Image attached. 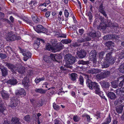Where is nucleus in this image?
<instances>
[{
  "mask_svg": "<svg viewBox=\"0 0 124 124\" xmlns=\"http://www.w3.org/2000/svg\"><path fill=\"white\" fill-rule=\"evenodd\" d=\"M4 63L6 64L5 66L10 69L11 71H13L16 70V67L13 64L8 62H5Z\"/></svg>",
  "mask_w": 124,
  "mask_h": 124,
  "instance_id": "obj_16",
  "label": "nucleus"
},
{
  "mask_svg": "<svg viewBox=\"0 0 124 124\" xmlns=\"http://www.w3.org/2000/svg\"><path fill=\"white\" fill-rule=\"evenodd\" d=\"M115 92L116 94L122 97L124 96V87L118 88L116 90Z\"/></svg>",
  "mask_w": 124,
  "mask_h": 124,
  "instance_id": "obj_15",
  "label": "nucleus"
},
{
  "mask_svg": "<svg viewBox=\"0 0 124 124\" xmlns=\"http://www.w3.org/2000/svg\"><path fill=\"white\" fill-rule=\"evenodd\" d=\"M112 52H110L106 54L105 59L106 61H107L109 62L110 64H113L115 61L116 58L112 57Z\"/></svg>",
  "mask_w": 124,
  "mask_h": 124,
  "instance_id": "obj_4",
  "label": "nucleus"
},
{
  "mask_svg": "<svg viewBox=\"0 0 124 124\" xmlns=\"http://www.w3.org/2000/svg\"><path fill=\"white\" fill-rule=\"evenodd\" d=\"M83 75L85 76V79H87L86 80H88V79H89V78L91 77V75H87L86 74H84Z\"/></svg>",
  "mask_w": 124,
  "mask_h": 124,
  "instance_id": "obj_59",
  "label": "nucleus"
},
{
  "mask_svg": "<svg viewBox=\"0 0 124 124\" xmlns=\"http://www.w3.org/2000/svg\"><path fill=\"white\" fill-rule=\"evenodd\" d=\"M30 117L29 115H27L24 117V120L27 122H29L30 119Z\"/></svg>",
  "mask_w": 124,
  "mask_h": 124,
  "instance_id": "obj_51",
  "label": "nucleus"
},
{
  "mask_svg": "<svg viewBox=\"0 0 124 124\" xmlns=\"http://www.w3.org/2000/svg\"><path fill=\"white\" fill-rule=\"evenodd\" d=\"M53 107L54 109L57 110H59L60 109V107L57 105L55 103L53 104Z\"/></svg>",
  "mask_w": 124,
  "mask_h": 124,
  "instance_id": "obj_42",
  "label": "nucleus"
},
{
  "mask_svg": "<svg viewBox=\"0 0 124 124\" xmlns=\"http://www.w3.org/2000/svg\"><path fill=\"white\" fill-rule=\"evenodd\" d=\"M55 60L56 62H59V60L62 58V57L60 54H55Z\"/></svg>",
  "mask_w": 124,
  "mask_h": 124,
  "instance_id": "obj_36",
  "label": "nucleus"
},
{
  "mask_svg": "<svg viewBox=\"0 0 124 124\" xmlns=\"http://www.w3.org/2000/svg\"><path fill=\"white\" fill-rule=\"evenodd\" d=\"M23 20L24 21L27 23H30L31 22V20L27 18L23 19Z\"/></svg>",
  "mask_w": 124,
  "mask_h": 124,
  "instance_id": "obj_56",
  "label": "nucleus"
},
{
  "mask_svg": "<svg viewBox=\"0 0 124 124\" xmlns=\"http://www.w3.org/2000/svg\"><path fill=\"white\" fill-rule=\"evenodd\" d=\"M98 8V10L99 12L102 14L105 17H107V15L104 10V8L103 7V4L102 3L100 5Z\"/></svg>",
  "mask_w": 124,
  "mask_h": 124,
  "instance_id": "obj_17",
  "label": "nucleus"
},
{
  "mask_svg": "<svg viewBox=\"0 0 124 124\" xmlns=\"http://www.w3.org/2000/svg\"><path fill=\"white\" fill-rule=\"evenodd\" d=\"M68 10L65 9L64 11V15L66 17H68L69 15V13L68 12Z\"/></svg>",
  "mask_w": 124,
  "mask_h": 124,
  "instance_id": "obj_50",
  "label": "nucleus"
},
{
  "mask_svg": "<svg viewBox=\"0 0 124 124\" xmlns=\"http://www.w3.org/2000/svg\"><path fill=\"white\" fill-rule=\"evenodd\" d=\"M120 72L124 73V64L121 65L119 67Z\"/></svg>",
  "mask_w": 124,
  "mask_h": 124,
  "instance_id": "obj_38",
  "label": "nucleus"
},
{
  "mask_svg": "<svg viewBox=\"0 0 124 124\" xmlns=\"http://www.w3.org/2000/svg\"><path fill=\"white\" fill-rule=\"evenodd\" d=\"M87 14L88 16H89V19L90 20H91L93 17L92 13L91 12H89L87 13Z\"/></svg>",
  "mask_w": 124,
  "mask_h": 124,
  "instance_id": "obj_55",
  "label": "nucleus"
},
{
  "mask_svg": "<svg viewBox=\"0 0 124 124\" xmlns=\"http://www.w3.org/2000/svg\"><path fill=\"white\" fill-rule=\"evenodd\" d=\"M71 40L70 39H67L62 40L61 41L62 42L63 44H66L70 43L71 42Z\"/></svg>",
  "mask_w": 124,
  "mask_h": 124,
  "instance_id": "obj_35",
  "label": "nucleus"
},
{
  "mask_svg": "<svg viewBox=\"0 0 124 124\" xmlns=\"http://www.w3.org/2000/svg\"><path fill=\"white\" fill-rule=\"evenodd\" d=\"M0 69L2 72V76L6 77L8 74V70L7 69L5 68L3 65H0Z\"/></svg>",
  "mask_w": 124,
  "mask_h": 124,
  "instance_id": "obj_13",
  "label": "nucleus"
},
{
  "mask_svg": "<svg viewBox=\"0 0 124 124\" xmlns=\"http://www.w3.org/2000/svg\"><path fill=\"white\" fill-rule=\"evenodd\" d=\"M78 46V43L76 42L71 43L70 46L71 47H77Z\"/></svg>",
  "mask_w": 124,
  "mask_h": 124,
  "instance_id": "obj_49",
  "label": "nucleus"
},
{
  "mask_svg": "<svg viewBox=\"0 0 124 124\" xmlns=\"http://www.w3.org/2000/svg\"><path fill=\"white\" fill-rule=\"evenodd\" d=\"M79 83L80 84L83 85L84 84V79L82 76H80L78 80Z\"/></svg>",
  "mask_w": 124,
  "mask_h": 124,
  "instance_id": "obj_37",
  "label": "nucleus"
},
{
  "mask_svg": "<svg viewBox=\"0 0 124 124\" xmlns=\"http://www.w3.org/2000/svg\"><path fill=\"white\" fill-rule=\"evenodd\" d=\"M123 102V101L121 99L120 100V101H119L118 102V101L117 100H116L115 102V104L116 105L118 104V102L120 103Z\"/></svg>",
  "mask_w": 124,
  "mask_h": 124,
  "instance_id": "obj_61",
  "label": "nucleus"
},
{
  "mask_svg": "<svg viewBox=\"0 0 124 124\" xmlns=\"http://www.w3.org/2000/svg\"><path fill=\"white\" fill-rule=\"evenodd\" d=\"M112 87L114 88H116L118 86L117 84L116 83L112 82L111 83Z\"/></svg>",
  "mask_w": 124,
  "mask_h": 124,
  "instance_id": "obj_54",
  "label": "nucleus"
},
{
  "mask_svg": "<svg viewBox=\"0 0 124 124\" xmlns=\"http://www.w3.org/2000/svg\"><path fill=\"white\" fill-rule=\"evenodd\" d=\"M35 91L36 93H38L41 94H43L46 93L47 91V90H44L41 88H36L35 90Z\"/></svg>",
  "mask_w": 124,
  "mask_h": 124,
  "instance_id": "obj_25",
  "label": "nucleus"
},
{
  "mask_svg": "<svg viewBox=\"0 0 124 124\" xmlns=\"http://www.w3.org/2000/svg\"><path fill=\"white\" fill-rule=\"evenodd\" d=\"M82 117H86L87 119V121L89 122L92 119V118H90V116H89L87 115V114H84L82 116Z\"/></svg>",
  "mask_w": 124,
  "mask_h": 124,
  "instance_id": "obj_47",
  "label": "nucleus"
},
{
  "mask_svg": "<svg viewBox=\"0 0 124 124\" xmlns=\"http://www.w3.org/2000/svg\"><path fill=\"white\" fill-rule=\"evenodd\" d=\"M77 41L79 42L82 43L85 42V39L83 38H81L78 39Z\"/></svg>",
  "mask_w": 124,
  "mask_h": 124,
  "instance_id": "obj_53",
  "label": "nucleus"
},
{
  "mask_svg": "<svg viewBox=\"0 0 124 124\" xmlns=\"http://www.w3.org/2000/svg\"><path fill=\"white\" fill-rule=\"evenodd\" d=\"M34 28L35 30L38 33L42 32V31L46 32L48 31V30L46 28L40 24L38 25L36 27H34Z\"/></svg>",
  "mask_w": 124,
  "mask_h": 124,
  "instance_id": "obj_10",
  "label": "nucleus"
},
{
  "mask_svg": "<svg viewBox=\"0 0 124 124\" xmlns=\"http://www.w3.org/2000/svg\"><path fill=\"white\" fill-rule=\"evenodd\" d=\"M80 118L77 115L74 116L73 117V119L74 121L77 122L80 119Z\"/></svg>",
  "mask_w": 124,
  "mask_h": 124,
  "instance_id": "obj_41",
  "label": "nucleus"
},
{
  "mask_svg": "<svg viewBox=\"0 0 124 124\" xmlns=\"http://www.w3.org/2000/svg\"><path fill=\"white\" fill-rule=\"evenodd\" d=\"M43 105L42 102V101H39V102L38 103L37 106L39 107L42 106Z\"/></svg>",
  "mask_w": 124,
  "mask_h": 124,
  "instance_id": "obj_64",
  "label": "nucleus"
},
{
  "mask_svg": "<svg viewBox=\"0 0 124 124\" xmlns=\"http://www.w3.org/2000/svg\"><path fill=\"white\" fill-rule=\"evenodd\" d=\"M119 58L121 59H122L124 57V49L119 53Z\"/></svg>",
  "mask_w": 124,
  "mask_h": 124,
  "instance_id": "obj_45",
  "label": "nucleus"
},
{
  "mask_svg": "<svg viewBox=\"0 0 124 124\" xmlns=\"http://www.w3.org/2000/svg\"><path fill=\"white\" fill-rule=\"evenodd\" d=\"M39 40H40V38H37L36 40H35L34 43L40 45L41 43H40V42Z\"/></svg>",
  "mask_w": 124,
  "mask_h": 124,
  "instance_id": "obj_60",
  "label": "nucleus"
},
{
  "mask_svg": "<svg viewBox=\"0 0 124 124\" xmlns=\"http://www.w3.org/2000/svg\"><path fill=\"white\" fill-rule=\"evenodd\" d=\"M111 118L110 117L109 115L106 119L105 122L108 124L111 122Z\"/></svg>",
  "mask_w": 124,
  "mask_h": 124,
  "instance_id": "obj_46",
  "label": "nucleus"
},
{
  "mask_svg": "<svg viewBox=\"0 0 124 124\" xmlns=\"http://www.w3.org/2000/svg\"><path fill=\"white\" fill-rule=\"evenodd\" d=\"M25 89H27L30 86L29 80L27 77H25L23 79L22 83Z\"/></svg>",
  "mask_w": 124,
  "mask_h": 124,
  "instance_id": "obj_11",
  "label": "nucleus"
},
{
  "mask_svg": "<svg viewBox=\"0 0 124 124\" xmlns=\"http://www.w3.org/2000/svg\"><path fill=\"white\" fill-rule=\"evenodd\" d=\"M1 95L2 98L4 99L7 100L9 98V94L3 91L1 92Z\"/></svg>",
  "mask_w": 124,
  "mask_h": 124,
  "instance_id": "obj_29",
  "label": "nucleus"
},
{
  "mask_svg": "<svg viewBox=\"0 0 124 124\" xmlns=\"http://www.w3.org/2000/svg\"><path fill=\"white\" fill-rule=\"evenodd\" d=\"M78 63L79 64H86L89 63V61H84L83 60H82L79 61L78 62Z\"/></svg>",
  "mask_w": 124,
  "mask_h": 124,
  "instance_id": "obj_40",
  "label": "nucleus"
},
{
  "mask_svg": "<svg viewBox=\"0 0 124 124\" xmlns=\"http://www.w3.org/2000/svg\"><path fill=\"white\" fill-rule=\"evenodd\" d=\"M39 45L35 43H34L33 45V46L34 48L35 49H37L39 47Z\"/></svg>",
  "mask_w": 124,
  "mask_h": 124,
  "instance_id": "obj_58",
  "label": "nucleus"
},
{
  "mask_svg": "<svg viewBox=\"0 0 124 124\" xmlns=\"http://www.w3.org/2000/svg\"><path fill=\"white\" fill-rule=\"evenodd\" d=\"M108 97L111 100H115L116 98V96L115 93L113 92H110L107 94Z\"/></svg>",
  "mask_w": 124,
  "mask_h": 124,
  "instance_id": "obj_21",
  "label": "nucleus"
},
{
  "mask_svg": "<svg viewBox=\"0 0 124 124\" xmlns=\"http://www.w3.org/2000/svg\"><path fill=\"white\" fill-rule=\"evenodd\" d=\"M43 59L47 63H50L51 62V59L49 56L47 55L44 56Z\"/></svg>",
  "mask_w": 124,
  "mask_h": 124,
  "instance_id": "obj_33",
  "label": "nucleus"
},
{
  "mask_svg": "<svg viewBox=\"0 0 124 124\" xmlns=\"http://www.w3.org/2000/svg\"><path fill=\"white\" fill-rule=\"evenodd\" d=\"M6 38L7 41H14L21 39L20 37L17 36L14 34V32L11 31L8 32L6 36Z\"/></svg>",
  "mask_w": 124,
  "mask_h": 124,
  "instance_id": "obj_2",
  "label": "nucleus"
},
{
  "mask_svg": "<svg viewBox=\"0 0 124 124\" xmlns=\"http://www.w3.org/2000/svg\"><path fill=\"white\" fill-rule=\"evenodd\" d=\"M65 58L67 61L66 67L71 69L72 67L70 65L75 62L76 60L75 58L70 54H69L65 55Z\"/></svg>",
  "mask_w": 124,
  "mask_h": 124,
  "instance_id": "obj_1",
  "label": "nucleus"
},
{
  "mask_svg": "<svg viewBox=\"0 0 124 124\" xmlns=\"http://www.w3.org/2000/svg\"><path fill=\"white\" fill-rule=\"evenodd\" d=\"M86 82L87 85L91 89H94L98 85L97 83L95 82H92L89 79L86 80Z\"/></svg>",
  "mask_w": 124,
  "mask_h": 124,
  "instance_id": "obj_7",
  "label": "nucleus"
},
{
  "mask_svg": "<svg viewBox=\"0 0 124 124\" xmlns=\"http://www.w3.org/2000/svg\"><path fill=\"white\" fill-rule=\"evenodd\" d=\"M78 76L77 74L75 73H72L70 74V79L73 81H76V79L78 78Z\"/></svg>",
  "mask_w": 124,
  "mask_h": 124,
  "instance_id": "obj_23",
  "label": "nucleus"
},
{
  "mask_svg": "<svg viewBox=\"0 0 124 124\" xmlns=\"http://www.w3.org/2000/svg\"><path fill=\"white\" fill-rule=\"evenodd\" d=\"M7 57V55L3 53H0V57L2 59H4L6 58Z\"/></svg>",
  "mask_w": 124,
  "mask_h": 124,
  "instance_id": "obj_48",
  "label": "nucleus"
},
{
  "mask_svg": "<svg viewBox=\"0 0 124 124\" xmlns=\"http://www.w3.org/2000/svg\"><path fill=\"white\" fill-rule=\"evenodd\" d=\"M108 39H117L119 38V37L117 35L115 34H109L108 35Z\"/></svg>",
  "mask_w": 124,
  "mask_h": 124,
  "instance_id": "obj_26",
  "label": "nucleus"
},
{
  "mask_svg": "<svg viewBox=\"0 0 124 124\" xmlns=\"http://www.w3.org/2000/svg\"><path fill=\"white\" fill-rule=\"evenodd\" d=\"M17 80L15 78H12L10 79L7 81V84L11 85H15L17 83Z\"/></svg>",
  "mask_w": 124,
  "mask_h": 124,
  "instance_id": "obj_18",
  "label": "nucleus"
},
{
  "mask_svg": "<svg viewBox=\"0 0 124 124\" xmlns=\"http://www.w3.org/2000/svg\"><path fill=\"white\" fill-rule=\"evenodd\" d=\"M55 54H51L49 56L50 58L51 59V60L53 61H56L55 60Z\"/></svg>",
  "mask_w": 124,
  "mask_h": 124,
  "instance_id": "obj_39",
  "label": "nucleus"
},
{
  "mask_svg": "<svg viewBox=\"0 0 124 124\" xmlns=\"http://www.w3.org/2000/svg\"><path fill=\"white\" fill-rule=\"evenodd\" d=\"M77 51V54L79 58H83L86 56V53L84 50L80 49V48H78Z\"/></svg>",
  "mask_w": 124,
  "mask_h": 124,
  "instance_id": "obj_8",
  "label": "nucleus"
},
{
  "mask_svg": "<svg viewBox=\"0 0 124 124\" xmlns=\"http://www.w3.org/2000/svg\"><path fill=\"white\" fill-rule=\"evenodd\" d=\"M84 30L83 29H80L79 30V32L81 35H82L84 32Z\"/></svg>",
  "mask_w": 124,
  "mask_h": 124,
  "instance_id": "obj_63",
  "label": "nucleus"
},
{
  "mask_svg": "<svg viewBox=\"0 0 124 124\" xmlns=\"http://www.w3.org/2000/svg\"><path fill=\"white\" fill-rule=\"evenodd\" d=\"M18 118L16 117H13L11 121V123L13 124H20L21 123L19 121Z\"/></svg>",
  "mask_w": 124,
  "mask_h": 124,
  "instance_id": "obj_22",
  "label": "nucleus"
},
{
  "mask_svg": "<svg viewBox=\"0 0 124 124\" xmlns=\"http://www.w3.org/2000/svg\"><path fill=\"white\" fill-rule=\"evenodd\" d=\"M96 55V51L95 50H92L89 55V58L93 60L95 59Z\"/></svg>",
  "mask_w": 124,
  "mask_h": 124,
  "instance_id": "obj_19",
  "label": "nucleus"
},
{
  "mask_svg": "<svg viewBox=\"0 0 124 124\" xmlns=\"http://www.w3.org/2000/svg\"><path fill=\"white\" fill-rule=\"evenodd\" d=\"M11 101V107L13 108H14L18 104L19 100L17 97L15 96L12 98Z\"/></svg>",
  "mask_w": 124,
  "mask_h": 124,
  "instance_id": "obj_9",
  "label": "nucleus"
},
{
  "mask_svg": "<svg viewBox=\"0 0 124 124\" xmlns=\"http://www.w3.org/2000/svg\"><path fill=\"white\" fill-rule=\"evenodd\" d=\"M94 89L95 90L94 91L95 93L97 94L100 95L101 94V91L99 87V86L98 85V86H97Z\"/></svg>",
  "mask_w": 124,
  "mask_h": 124,
  "instance_id": "obj_34",
  "label": "nucleus"
},
{
  "mask_svg": "<svg viewBox=\"0 0 124 124\" xmlns=\"http://www.w3.org/2000/svg\"><path fill=\"white\" fill-rule=\"evenodd\" d=\"M104 25L102 24H101L99 26V29H100L105 30L106 29V25L104 24Z\"/></svg>",
  "mask_w": 124,
  "mask_h": 124,
  "instance_id": "obj_44",
  "label": "nucleus"
},
{
  "mask_svg": "<svg viewBox=\"0 0 124 124\" xmlns=\"http://www.w3.org/2000/svg\"><path fill=\"white\" fill-rule=\"evenodd\" d=\"M52 45L53 46V48H52V50L53 52H56L59 51L62 49L64 47L63 45L60 42L58 44H54L53 43Z\"/></svg>",
  "mask_w": 124,
  "mask_h": 124,
  "instance_id": "obj_5",
  "label": "nucleus"
},
{
  "mask_svg": "<svg viewBox=\"0 0 124 124\" xmlns=\"http://www.w3.org/2000/svg\"><path fill=\"white\" fill-rule=\"evenodd\" d=\"M106 45L108 47H109L111 46H113L114 45V43L111 41H109L107 42L106 43Z\"/></svg>",
  "mask_w": 124,
  "mask_h": 124,
  "instance_id": "obj_43",
  "label": "nucleus"
},
{
  "mask_svg": "<svg viewBox=\"0 0 124 124\" xmlns=\"http://www.w3.org/2000/svg\"><path fill=\"white\" fill-rule=\"evenodd\" d=\"M46 49L48 50H50L51 49L52 50V48H53V47L49 45H46Z\"/></svg>",
  "mask_w": 124,
  "mask_h": 124,
  "instance_id": "obj_57",
  "label": "nucleus"
},
{
  "mask_svg": "<svg viewBox=\"0 0 124 124\" xmlns=\"http://www.w3.org/2000/svg\"><path fill=\"white\" fill-rule=\"evenodd\" d=\"M101 70L100 69H93L88 71V72L92 74L98 73L101 72Z\"/></svg>",
  "mask_w": 124,
  "mask_h": 124,
  "instance_id": "obj_24",
  "label": "nucleus"
},
{
  "mask_svg": "<svg viewBox=\"0 0 124 124\" xmlns=\"http://www.w3.org/2000/svg\"><path fill=\"white\" fill-rule=\"evenodd\" d=\"M16 70L20 74H23L25 72V68L23 67L20 68L16 67Z\"/></svg>",
  "mask_w": 124,
  "mask_h": 124,
  "instance_id": "obj_31",
  "label": "nucleus"
},
{
  "mask_svg": "<svg viewBox=\"0 0 124 124\" xmlns=\"http://www.w3.org/2000/svg\"><path fill=\"white\" fill-rule=\"evenodd\" d=\"M21 51L24 56L23 59L24 61H26L28 59L31 58V54L30 52L26 51L23 49H21Z\"/></svg>",
  "mask_w": 124,
  "mask_h": 124,
  "instance_id": "obj_6",
  "label": "nucleus"
},
{
  "mask_svg": "<svg viewBox=\"0 0 124 124\" xmlns=\"http://www.w3.org/2000/svg\"><path fill=\"white\" fill-rule=\"evenodd\" d=\"M45 79V78L44 77L39 78H36L35 80V81L36 84H37L40 81L44 80Z\"/></svg>",
  "mask_w": 124,
  "mask_h": 124,
  "instance_id": "obj_32",
  "label": "nucleus"
},
{
  "mask_svg": "<svg viewBox=\"0 0 124 124\" xmlns=\"http://www.w3.org/2000/svg\"><path fill=\"white\" fill-rule=\"evenodd\" d=\"M105 54V52L104 51L100 53L99 54V57L101 58L102 59L103 58V56Z\"/></svg>",
  "mask_w": 124,
  "mask_h": 124,
  "instance_id": "obj_52",
  "label": "nucleus"
},
{
  "mask_svg": "<svg viewBox=\"0 0 124 124\" xmlns=\"http://www.w3.org/2000/svg\"><path fill=\"white\" fill-rule=\"evenodd\" d=\"M110 64L109 62L105 60L102 64V67L103 68H107L109 67Z\"/></svg>",
  "mask_w": 124,
  "mask_h": 124,
  "instance_id": "obj_30",
  "label": "nucleus"
},
{
  "mask_svg": "<svg viewBox=\"0 0 124 124\" xmlns=\"http://www.w3.org/2000/svg\"><path fill=\"white\" fill-rule=\"evenodd\" d=\"M107 25L108 26L110 27L112 26V25H113V23H112L110 21H108Z\"/></svg>",
  "mask_w": 124,
  "mask_h": 124,
  "instance_id": "obj_62",
  "label": "nucleus"
},
{
  "mask_svg": "<svg viewBox=\"0 0 124 124\" xmlns=\"http://www.w3.org/2000/svg\"><path fill=\"white\" fill-rule=\"evenodd\" d=\"M124 106L122 105H120L117 106L116 108V111L119 114L122 113L123 110V107Z\"/></svg>",
  "mask_w": 124,
  "mask_h": 124,
  "instance_id": "obj_28",
  "label": "nucleus"
},
{
  "mask_svg": "<svg viewBox=\"0 0 124 124\" xmlns=\"http://www.w3.org/2000/svg\"><path fill=\"white\" fill-rule=\"evenodd\" d=\"M88 35L93 38L95 37H98L101 36L100 32L99 31H93L88 34Z\"/></svg>",
  "mask_w": 124,
  "mask_h": 124,
  "instance_id": "obj_12",
  "label": "nucleus"
},
{
  "mask_svg": "<svg viewBox=\"0 0 124 124\" xmlns=\"http://www.w3.org/2000/svg\"><path fill=\"white\" fill-rule=\"evenodd\" d=\"M110 72L108 71L105 70L103 71L100 74L96 75V78L99 80L102 79L109 76L110 75Z\"/></svg>",
  "mask_w": 124,
  "mask_h": 124,
  "instance_id": "obj_3",
  "label": "nucleus"
},
{
  "mask_svg": "<svg viewBox=\"0 0 124 124\" xmlns=\"http://www.w3.org/2000/svg\"><path fill=\"white\" fill-rule=\"evenodd\" d=\"M102 87L103 88L108 89L109 86V82L103 81L101 83Z\"/></svg>",
  "mask_w": 124,
  "mask_h": 124,
  "instance_id": "obj_20",
  "label": "nucleus"
},
{
  "mask_svg": "<svg viewBox=\"0 0 124 124\" xmlns=\"http://www.w3.org/2000/svg\"><path fill=\"white\" fill-rule=\"evenodd\" d=\"M15 94V96L16 97H18L19 96L23 95L24 96H25L26 94V92L24 90L23 88H22L16 91Z\"/></svg>",
  "mask_w": 124,
  "mask_h": 124,
  "instance_id": "obj_14",
  "label": "nucleus"
},
{
  "mask_svg": "<svg viewBox=\"0 0 124 124\" xmlns=\"http://www.w3.org/2000/svg\"><path fill=\"white\" fill-rule=\"evenodd\" d=\"M5 109V107L3 106V102L2 100L0 99V112L2 113H3Z\"/></svg>",
  "mask_w": 124,
  "mask_h": 124,
  "instance_id": "obj_27",
  "label": "nucleus"
}]
</instances>
